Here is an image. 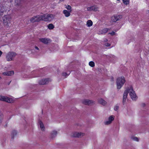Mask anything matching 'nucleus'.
I'll list each match as a JSON object with an SVG mask.
<instances>
[{
  "label": "nucleus",
  "mask_w": 149,
  "mask_h": 149,
  "mask_svg": "<svg viewBox=\"0 0 149 149\" xmlns=\"http://www.w3.org/2000/svg\"><path fill=\"white\" fill-rule=\"evenodd\" d=\"M129 93V95L131 98L133 100H135L137 98V97L136 96L135 91L133 90L132 86H131L129 88H128L124 91L123 97V104H124L126 101Z\"/></svg>",
  "instance_id": "1"
},
{
  "label": "nucleus",
  "mask_w": 149,
  "mask_h": 149,
  "mask_svg": "<svg viewBox=\"0 0 149 149\" xmlns=\"http://www.w3.org/2000/svg\"><path fill=\"white\" fill-rule=\"evenodd\" d=\"M125 78L123 77L118 78L116 81L117 89H120L125 82Z\"/></svg>",
  "instance_id": "2"
},
{
  "label": "nucleus",
  "mask_w": 149,
  "mask_h": 149,
  "mask_svg": "<svg viewBox=\"0 0 149 149\" xmlns=\"http://www.w3.org/2000/svg\"><path fill=\"white\" fill-rule=\"evenodd\" d=\"M43 18L42 20L45 21H50L53 19L54 18V16L52 14H44L42 15Z\"/></svg>",
  "instance_id": "3"
},
{
  "label": "nucleus",
  "mask_w": 149,
  "mask_h": 149,
  "mask_svg": "<svg viewBox=\"0 0 149 149\" xmlns=\"http://www.w3.org/2000/svg\"><path fill=\"white\" fill-rule=\"evenodd\" d=\"M3 23L4 25L9 26L10 22L11 17L10 15H4L3 17Z\"/></svg>",
  "instance_id": "4"
},
{
  "label": "nucleus",
  "mask_w": 149,
  "mask_h": 149,
  "mask_svg": "<svg viewBox=\"0 0 149 149\" xmlns=\"http://www.w3.org/2000/svg\"><path fill=\"white\" fill-rule=\"evenodd\" d=\"M43 17L42 15H38L32 17L30 19V21L32 23L36 22H38L41 20H42Z\"/></svg>",
  "instance_id": "5"
},
{
  "label": "nucleus",
  "mask_w": 149,
  "mask_h": 149,
  "mask_svg": "<svg viewBox=\"0 0 149 149\" xmlns=\"http://www.w3.org/2000/svg\"><path fill=\"white\" fill-rule=\"evenodd\" d=\"M15 53L13 52H10L6 56V58L8 61H10L13 60L14 58L16 56Z\"/></svg>",
  "instance_id": "6"
},
{
  "label": "nucleus",
  "mask_w": 149,
  "mask_h": 149,
  "mask_svg": "<svg viewBox=\"0 0 149 149\" xmlns=\"http://www.w3.org/2000/svg\"><path fill=\"white\" fill-rule=\"evenodd\" d=\"M0 101H5L8 103H11L13 101L12 99L7 97L0 95Z\"/></svg>",
  "instance_id": "7"
},
{
  "label": "nucleus",
  "mask_w": 149,
  "mask_h": 149,
  "mask_svg": "<svg viewBox=\"0 0 149 149\" xmlns=\"http://www.w3.org/2000/svg\"><path fill=\"white\" fill-rule=\"evenodd\" d=\"M50 81V79L49 78L42 79L39 81V84L42 85L47 84Z\"/></svg>",
  "instance_id": "8"
},
{
  "label": "nucleus",
  "mask_w": 149,
  "mask_h": 149,
  "mask_svg": "<svg viewBox=\"0 0 149 149\" xmlns=\"http://www.w3.org/2000/svg\"><path fill=\"white\" fill-rule=\"evenodd\" d=\"M122 18V16L120 15H114L111 17V20L113 22H116Z\"/></svg>",
  "instance_id": "9"
},
{
  "label": "nucleus",
  "mask_w": 149,
  "mask_h": 149,
  "mask_svg": "<svg viewBox=\"0 0 149 149\" xmlns=\"http://www.w3.org/2000/svg\"><path fill=\"white\" fill-rule=\"evenodd\" d=\"M85 134L84 133L81 132H75L73 133L72 136L74 137H79L81 136H83Z\"/></svg>",
  "instance_id": "10"
},
{
  "label": "nucleus",
  "mask_w": 149,
  "mask_h": 149,
  "mask_svg": "<svg viewBox=\"0 0 149 149\" xmlns=\"http://www.w3.org/2000/svg\"><path fill=\"white\" fill-rule=\"evenodd\" d=\"M43 43L47 44L51 42V40L48 38H41L39 39Z\"/></svg>",
  "instance_id": "11"
},
{
  "label": "nucleus",
  "mask_w": 149,
  "mask_h": 149,
  "mask_svg": "<svg viewBox=\"0 0 149 149\" xmlns=\"http://www.w3.org/2000/svg\"><path fill=\"white\" fill-rule=\"evenodd\" d=\"M93 103V101L88 100L85 99L82 101V103L85 105H91Z\"/></svg>",
  "instance_id": "12"
},
{
  "label": "nucleus",
  "mask_w": 149,
  "mask_h": 149,
  "mask_svg": "<svg viewBox=\"0 0 149 149\" xmlns=\"http://www.w3.org/2000/svg\"><path fill=\"white\" fill-rule=\"evenodd\" d=\"M98 8L95 6H93L88 7L87 8V9L88 11H91L93 10L95 11H96L98 10Z\"/></svg>",
  "instance_id": "13"
},
{
  "label": "nucleus",
  "mask_w": 149,
  "mask_h": 149,
  "mask_svg": "<svg viewBox=\"0 0 149 149\" xmlns=\"http://www.w3.org/2000/svg\"><path fill=\"white\" fill-rule=\"evenodd\" d=\"M114 120V118L112 116H110L109 118V121H107L105 123V124L108 125L111 123V122Z\"/></svg>",
  "instance_id": "14"
},
{
  "label": "nucleus",
  "mask_w": 149,
  "mask_h": 149,
  "mask_svg": "<svg viewBox=\"0 0 149 149\" xmlns=\"http://www.w3.org/2000/svg\"><path fill=\"white\" fill-rule=\"evenodd\" d=\"M14 74V72L13 71H9L3 72V74L4 75L11 76Z\"/></svg>",
  "instance_id": "15"
},
{
  "label": "nucleus",
  "mask_w": 149,
  "mask_h": 149,
  "mask_svg": "<svg viewBox=\"0 0 149 149\" xmlns=\"http://www.w3.org/2000/svg\"><path fill=\"white\" fill-rule=\"evenodd\" d=\"M98 102L100 104L104 106L106 104V102L102 98L98 100Z\"/></svg>",
  "instance_id": "16"
},
{
  "label": "nucleus",
  "mask_w": 149,
  "mask_h": 149,
  "mask_svg": "<svg viewBox=\"0 0 149 149\" xmlns=\"http://www.w3.org/2000/svg\"><path fill=\"white\" fill-rule=\"evenodd\" d=\"M63 13L66 17H68L70 15V12L66 10H64L63 11Z\"/></svg>",
  "instance_id": "17"
},
{
  "label": "nucleus",
  "mask_w": 149,
  "mask_h": 149,
  "mask_svg": "<svg viewBox=\"0 0 149 149\" xmlns=\"http://www.w3.org/2000/svg\"><path fill=\"white\" fill-rule=\"evenodd\" d=\"M39 123L40 125V127L41 130L42 131H44L45 130V128L41 120H40L39 121Z\"/></svg>",
  "instance_id": "18"
},
{
  "label": "nucleus",
  "mask_w": 149,
  "mask_h": 149,
  "mask_svg": "<svg viewBox=\"0 0 149 149\" xmlns=\"http://www.w3.org/2000/svg\"><path fill=\"white\" fill-rule=\"evenodd\" d=\"M57 134V132L56 131H53L51 134V137L52 138H53L56 136Z\"/></svg>",
  "instance_id": "19"
},
{
  "label": "nucleus",
  "mask_w": 149,
  "mask_h": 149,
  "mask_svg": "<svg viewBox=\"0 0 149 149\" xmlns=\"http://www.w3.org/2000/svg\"><path fill=\"white\" fill-rule=\"evenodd\" d=\"M86 24L88 26L90 27L92 25L93 22L91 20H89L87 21Z\"/></svg>",
  "instance_id": "20"
},
{
  "label": "nucleus",
  "mask_w": 149,
  "mask_h": 149,
  "mask_svg": "<svg viewBox=\"0 0 149 149\" xmlns=\"http://www.w3.org/2000/svg\"><path fill=\"white\" fill-rule=\"evenodd\" d=\"M17 134V132L15 130H13L12 131L11 134L12 139H13L15 136Z\"/></svg>",
  "instance_id": "21"
},
{
  "label": "nucleus",
  "mask_w": 149,
  "mask_h": 149,
  "mask_svg": "<svg viewBox=\"0 0 149 149\" xmlns=\"http://www.w3.org/2000/svg\"><path fill=\"white\" fill-rule=\"evenodd\" d=\"M70 73V72L69 71L67 72H63L62 73V75L66 77Z\"/></svg>",
  "instance_id": "22"
},
{
  "label": "nucleus",
  "mask_w": 149,
  "mask_h": 149,
  "mask_svg": "<svg viewBox=\"0 0 149 149\" xmlns=\"http://www.w3.org/2000/svg\"><path fill=\"white\" fill-rule=\"evenodd\" d=\"M5 9L3 8V6L0 7V15H2Z\"/></svg>",
  "instance_id": "23"
},
{
  "label": "nucleus",
  "mask_w": 149,
  "mask_h": 149,
  "mask_svg": "<svg viewBox=\"0 0 149 149\" xmlns=\"http://www.w3.org/2000/svg\"><path fill=\"white\" fill-rule=\"evenodd\" d=\"M48 28L49 29H52L54 28V26L52 24H50L48 25Z\"/></svg>",
  "instance_id": "24"
},
{
  "label": "nucleus",
  "mask_w": 149,
  "mask_h": 149,
  "mask_svg": "<svg viewBox=\"0 0 149 149\" xmlns=\"http://www.w3.org/2000/svg\"><path fill=\"white\" fill-rule=\"evenodd\" d=\"M89 65L91 67H93L95 66V63L93 61H91L89 62Z\"/></svg>",
  "instance_id": "25"
},
{
  "label": "nucleus",
  "mask_w": 149,
  "mask_h": 149,
  "mask_svg": "<svg viewBox=\"0 0 149 149\" xmlns=\"http://www.w3.org/2000/svg\"><path fill=\"white\" fill-rule=\"evenodd\" d=\"M123 3L125 5L129 4L130 0H123Z\"/></svg>",
  "instance_id": "26"
},
{
  "label": "nucleus",
  "mask_w": 149,
  "mask_h": 149,
  "mask_svg": "<svg viewBox=\"0 0 149 149\" xmlns=\"http://www.w3.org/2000/svg\"><path fill=\"white\" fill-rule=\"evenodd\" d=\"M3 117V115L1 112H0V124L2 122V120Z\"/></svg>",
  "instance_id": "27"
},
{
  "label": "nucleus",
  "mask_w": 149,
  "mask_h": 149,
  "mask_svg": "<svg viewBox=\"0 0 149 149\" xmlns=\"http://www.w3.org/2000/svg\"><path fill=\"white\" fill-rule=\"evenodd\" d=\"M15 1V5L16 6H18L19 5L20 2L19 1V0H14Z\"/></svg>",
  "instance_id": "28"
},
{
  "label": "nucleus",
  "mask_w": 149,
  "mask_h": 149,
  "mask_svg": "<svg viewBox=\"0 0 149 149\" xmlns=\"http://www.w3.org/2000/svg\"><path fill=\"white\" fill-rule=\"evenodd\" d=\"M109 30L108 28H105L102 30V32L104 33H106Z\"/></svg>",
  "instance_id": "29"
},
{
  "label": "nucleus",
  "mask_w": 149,
  "mask_h": 149,
  "mask_svg": "<svg viewBox=\"0 0 149 149\" xmlns=\"http://www.w3.org/2000/svg\"><path fill=\"white\" fill-rule=\"evenodd\" d=\"M132 139L134 141H139V139L137 137H135L132 136L131 137Z\"/></svg>",
  "instance_id": "30"
},
{
  "label": "nucleus",
  "mask_w": 149,
  "mask_h": 149,
  "mask_svg": "<svg viewBox=\"0 0 149 149\" xmlns=\"http://www.w3.org/2000/svg\"><path fill=\"white\" fill-rule=\"evenodd\" d=\"M65 8L68 9V10H70L71 9V7L69 5H66Z\"/></svg>",
  "instance_id": "31"
},
{
  "label": "nucleus",
  "mask_w": 149,
  "mask_h": 149,
  "mask_svg": "<svg viewBox=\"0 0 149 149\" xmlns=\"http://www.w3.org/2000/svg\"><path fill=\"white\" fill-rule=\"evenodd\" d=\"M118 109H119L118 106H116L114 108V110L115 111H116L118 110Z\"/></svg>",
  "instance_id": "32"
},
{
  "label": "nucleus",
  "mask_w": 149,
  "mask_h": 149,
  "mask_svg": "<svg viewBox=\"0 0 149 149\" xmlns=\"http://www.w3.org/2000/svg\"><path fill=\"white\" fill-rule=\"evenodd\" d=\"M109 34H111V35L113 36L115 35V33L114 31H113L112 32L109 33Z\"/></svg>",
  "instance_id": "33"
},
{
  "label": "nucleus",
  "mask_w": 149,
  "mask_h": 149,
  "mask_svg": "<svg viewBox=\"0 0 149 149\" xmlns=\"http://www.w3.org/2000/svg\"><path fill=\"white\" fill-rule=\"evenodd\" d=\"M105 45L109 47L110 45V44L108 43H107L105 44Z\"/></svg>",
  "instance_id": "34"
},
{
  "label": "nucleus",
  "mask_w": 149,
  "mask_h": 149,
  "mask_svg": "<svg viewBox=\"0 0 149 149\" xmlns=\"http://www.w3.org/2000/svg\"><path fill=\"white\" fill-rule=\"evenodd\" d=\"M145 105H146V104H145V103H142V104H141V106L142 107H144L145 106Z\"/></svg>",
  "instance_id": "35"
},
{
  "label": "nucleus",
  "mask_w": 149,
  "mask_h": 149,
  "mask_svg": "<svg viewBox=\"0 0 149 149\" xmlns=\"http://www.w3.org/2000/svg\"><path fill=\"white\" fill-rule=\"evenodd\" d=\"M2 54V52L1 50H0V57L1 56Z\"/></svg>",
  "instance_id": "36"
},
{
  "label": "nucleus",
  "mask_w": 149,
  "mask_h": 149,
  "mask_svg": "<svg viewBox=\"0 0 149 149\" xmlns=\"http://www.w3.org/2000/svg\"><path fill=\"white\" fill-rule=\"evenodd\" d=\"M35 48L37 50H38L39 49V48H38L36 46H35Z\"/></svg>",
  "instance_id": "37"
},
{
  "label": "nucleus",
  "mask_w": 149,
  "mask_h": 149,
  "mask_svg": "<svg viewBox=\"0 0 149 149\" xmlns=\"http://www.w3.org/2000/svg\"><path fill=\"white\" fill-rule=\"evenodd\" d=\"M104 41H108V40H107V39H106L104 40Z\"/></svg>",
  "instance_id": "38"
},
{
  "label": "nucleus",
  "mask_w": 149,
  "mask_h": 149,
  "mask_svg": "<svg viewBox=\"0 0 149 149\" xmlns=\"http://www.w3.org/2000/svg\"><path fill=\"white\" fill-rule=\"evenodd\" d=\"M6 126H7V125H6L4 127H6Z\"/></svg>",
  "instance_id": "39"
},
{
  "label": "nucleus",
  "mask_w": 149,
  "mask_h": 149,
  "mask_svg": "<svg viewBox=\"0 0 149 149\" xmlns=\"http://www.w3.org/2000/svg\"><path fill=\"white\" fill-rule=\"evenodd\" d=\"M148 13L149 14V10H148Z\"/></svg>",
  "instance_id": "40"
},
{
  "label": "nucleus",
  "mask_w": 149,
  "mask_h": 149,
  "mask_svg": "<svg viewBox=\"0 0 149 149\" xmlns=\"http://www.w3.org/2000/svg\"><path fill=\"white\" fill-rule=\"evenodd\" d=\"M1 79V77L0 76V79Z\"/></svg>",
  "instance_id": "41"
}]
</instances>
